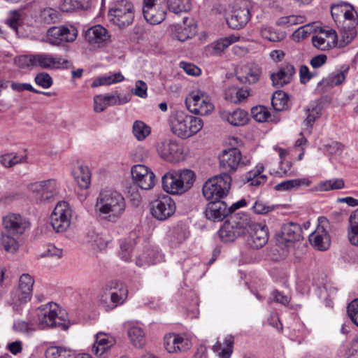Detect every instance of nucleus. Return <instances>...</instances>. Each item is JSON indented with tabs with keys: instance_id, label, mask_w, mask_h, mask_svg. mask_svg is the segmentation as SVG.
Wrapping results in <instances>:
<instances>
[{
	"instance_id": "obj_1",
	"label": "nucleus",
	"mask_w": 358,
	"mask_h": 358,
	"mask_svg": "<svg viewBox=\"0 0 358 358\" xmlns=\"http://www.w3.org/2000/svg\"><path fill=\"white\" fill-rule=\"evenodd\" d=\"M125 208L124 198L117 191L103 189L96 199L95 210L102 220L116 222L124 214Z\"/></svg>"
},
{
	"instance_id": "obj_2",
	"label": "nucleus",
	"mask_w": 358,
	"mask_h": 358,
	"mask_svg": "<svg viewBox=\"0 0 358 358\" xmlns=\"http://www.w3.org/2000/svg\"><path fill=\"white\" fill-rule=\"evenodd\" d=\"M37 317L36 325L39 329L50 328H61L67 329L69 322L66 320V315L57 304L48 303L34 310Z\"/></svg>"
},
{
	"instance_id": "obj_3",
	"label": "nucleus",
	"mask_w": 358,
	"mask_h": 358,
	"mask_svg": "<svg viewBox=\"0 0 358 358\" xmlns=\"http://www.w3.org/2000/svg\"><path fill=\"white\" fill-rule=\"evenodd\" d=\"M172 132L178 137L188 138L197 134L203 126V120L197 117L177 111L169 118Z\"/></svg>"
},
{
	"instance_id": "obj_4",
	"label": "nucleus",
	"mask_w": 358,
	"mask_h": 358,
	"mask_svg": "<svg viewBox=\"0 0 358 358\" xmlns=\"http://www.w3.org/2000/svg\"><path fill=\"white\" fill-rule=\"evenodd\" d=\"M231 178L229 174L223 173L208 179L203 185L202 192L208 201H221L226 196L231 188Z\"/></svg>"
},
{
	"instance_id": "obj_5",
	"label": "nucleus",
	"mask_w": 358,
	"mask_h": 358,
	"mask_svg": "<svg viewBox=\"0 0 358 358\" xmlns=\"http://www.w3.org/2000/svg\"><path fill=\"white\" fill-rule=\"evenodd\" d=\"M248 220L238 214H231L219 230V236L223 242H232L246 234Z\"/></svg>"
},
{
	"instance_id": "obj_6",
	"label": "nucleus",
	"mask_w": 358,
	"mask_h": 358,
	"mask_svg": "<svg viewBox=\"0 0 358 358\" xmlns=\"http://www.w3.org/2000/svg\"><path fill=\"white\" fill-rule=\"evenodd\" d=\"M128 289L118 281H111L106 287L101 297V303L106 311L111 310L123 304L127 299Z\"/></svg>"
},
{
	"instance_id": "obj_7",
	"label": "nucleus",
	"mask_w": 358,
	"mask_h": 358,
	"mask_svg": "<svg viewBox=\"0 0 358 358\" xmlns=\"http://www.w3.org/2000/svg\"><path fill=\"white\" fill-rule=\"evenodd\" d=\"M34 278L29 274H22L19 280L18 288L11 293L10 305L13 311L20 313L23 306L31 298Z\"/></svg>"
},
{
	"instance_id": "obj_8",
	"label": "nucleus",
	"mask_w": 358,
	"mask_h": 358,
	"mask_svg": "<svg viewBox=\"0 0 358 358\" xmlns=\"http://www.w3.org/2000/svg\"><path fill=\"white\" fill-rule=\"evenodd\" d=\"M109 20L120 28L129 26L134 19V8L133 4L122 0L117 2L108 11Z\"/></svg>"
},
{
	"instance_id": "obj_9",
	"label": "nucleus",
	"mask_w": 358,
	"mask_h": 358,
	"mask_svg": "<svg viewBox=\"0 0 358 358\" xmlns=\"http://www.w3.org/2000/svg\"><path fill=\"white\" fill-rule=\"evenodd\" d=\"M185 103L188 110L196 115H207L214 110L209 96L201 90L192 92L186 98Z\"/></svg>"
},
{
	"instance_id": "obj_10",
	"label": "nucleus",
	"mask_w": 358,
	"mask_h": 358,
	"mask_svg": "<svg viewBox=\"0 0 358 358\" xmlns=\"http://www.w3.org/2000/svg\"><path fill=\"white\" fill-rule=\"evenodd\" d=\"M251 8L249 0H236L230 16L227 18L229 27L234 29L245 27L251 17Z\"/></svg>"
},
{
	"instance_id": "obj_11",
	"label": "nucleus",
	"mask_w": 358,
	"mask_h": 358,
	"mask_svg": "<svg viewBox=\"0 0 358 358\" xmlns=\"http://www.w3.org/2000/svg\"><path fill=\"white\" fill-rule=\"evenodd\" d=\"M166 8V0H143V16L151 24H158L164 20Z\"/></svg>"
},
{
	"instance_id": "obj_12",
	"label": "nucleus",
	"mask_w": 358,
	"mask_h": 358,
	"mask_svg": "<svg viewBox=\"0 0 358 358\" xmlns=\"http://www.w3.org/2000/svg\"><path fill=\"white\" fill-rule=\"evenodd\" d=\"M77 36L78 30L73 26L52 27L48 29L45 42L58 46L63 42H73Z\"/></svg>"
},
{
	"instance_id": "obj_13",
	"label": "nucleus",
	"mask_w": 358,
	"mask_h": 358,
	"mask_svg": "<svg viewBox=\"0 0 358 358\" xmlns=\"http://www.w3.org/2000/svg\"><path fill=\"white\" fill-rule=\"evenodd\" d=\"M71 210L66 201H59L51 214V225L57 232L65 231L71 223Z\"/></svg>"
},
{
	"instance_id": "obj_14",
	"label": "nucleus",
	"mask_w": 358,
	"mask_h": 358,
	"mask_svg": "<svg viewBox=\"0 0 358 358\" xmlns=\"http://www.w3.org/2000/svg\"><path fill=\"white\" fill-rule=\"evenodd\" d=\"M329 227V223L326 217H319L317 228L309 236L310 243L315 249L323 251L329 248L331 242L327 231Z\"/></svg>"
},
{
	"instance_id": "obj_15",
	"label": "nucleus",
	"mask_w": 358,
	"mask_h": 358,
	"mask_svg": "<svg viewBox=\"0 0 358 358\" xmlns=\"http://www.w3.org/2000/svg\"><path fill=\"white\" fill-rule=\"evenodd\" d=\"M29 190L37 201H49L57 193V182L54 179L35 182L29 185Z\"/></svg>"
},
{
	"instance_id": "obj_16",
	"label": "nucleus",
	"mask_w": 358,
	"mask_h": 358,
	"mask_svg": "<svg viewBox=\"0 0 358 358\" xmlns=\"http://www.w3.org/2000/svg\"><path fill=\"white\" fill-rule=\"evenodd\" d=\"M246 234H248L247 242L252 248H262L268 242V233L265 225L248 220Z\"/></svg>"
},
{
	"instance_id": "obj_17",
	"label": "nucleus",
	"mask_w": 358,
	"mask_h": 358,
	"mask_svg": "<svg viewBox=\"0 0 358 358\" xmlns=\"http://www.w3.org/2000/svg\"><path fill=\"white\" fill-rule=\"evenodd\" d=\"M33 69L37 67L43 69H67L71 66L69 60L46 53L33 54Z\"/></svg>"
},
{
	"instance_id": "obj_18",
	"label": "nucleus",
	"mask_w": 358,
	"mask_h": 358,
	"mask_svg": "<svg viewBox=\"0 0 358 358\" xmlns=\"http://www.w3.org/2000/svg\"><path fill=\"white\" fill-rule=\"evenodd\" d=\"M151 213L159 220H165L175 212L176 206L173 200L168 195L159 196L150 203Z\"/></svg>"
},
{
	"instance_id": "obj_19",
	"label": "nucleus",
	"mask_w": 358,
	"mask_h": 358,
	"mask_svg": "<svg viewBox=\"0 0 358 358\" xmlns=\"http://www.w3.org/2000/svg\"><path fill=\"white\" fill-rule=\"evenodd\" d=\"M131 173L134 182L142 189L149 190L155 184V176L152 171L143 164L132 166Z\"/></svg>"
},
{
	"instance_id": "obj_20",
	"label": "nucleus",
	"mask_w": 358,
	"mask_h": 358,
	"mask_svg": "<svg viewBox=\"0 0 358 358\" xmlns=\"http://www.w3.org/2000/svg\"><path fill=\"white\" fill-rule=\"evenodd\" d=\"M157 150L164 159L176 162L183 159L182 148L174 141H165L157 144Z\"/></svg>"
},
{
	"instance_id": "obj_21",
	"label": "nucleus",
	"mask_w": 358,
	"mask_h": 358,
	"mask_svg": "<svg viewBox=\"0 0 358 358\" xmlns=\"http://www.w3.org/2000/svg\"><path fill=\"white\" fill-rule=\"evenodd\" d=\"M241 152L236 148L222 151L219 157L220 166L226 173L235 172L241 162Z\"/></svg>"
},
{
	"instance_id": "obj_22",
	"label": "nucleus",
	"mask_w": 358,
	"mask_h": 358,
	"mask_svg": "<svg viewBox=\"0 0 358 358\" xmlns=\"http://www.w3.org/2000/svg\"><path fill=\"white\" fill-rule=\"evenodd\" d=\"M3 225L6 231L13 235H22L29 228V220L20 214L9 213L3 218Z\"/></svg>"
},
{
	"instance_id": "obj_23",
	"label": "nucleus",
	"mask_w": 358,
	"mask_h": 358,
	"mask_svg": "<svg viewBox=\"0 0 358 358\" xmlns=\"http://www.w3.org/2000/svg\"><path fill=\"white\" fill-rule=\"evenodd\" d=\"M110 37L108 30L100 24L89 28L85 34L86 41L97 48L105 46L110 41Z\"/></svg>"
},
{
	"instance_id": "obj_24",
	"label": "nucleus",
	"mask_w": 358,
	"mask_h": 358,
	"mask_svg": "<svg viewBox=\"0 0 358 358\" xmlns=\"http://www.w3.org/2000/svg\"><path fill=\"white\" fill-rule=\"evenodd\" d=\"M313 45L320 50H327L335 46L338 43V36L333 29L321 30L320 35L312 37Z\"/></svg>"
},
{
	"instance_id": "obj_25",
	"label": "nucleus",
	"mask_w": 358,
	"mask_h": 358,
	"mask_svg": "<svg viewBox=\"0 0 358 358\" xmlns=\"http://www.w3.org/2000/svg\"><path fill=\"white\" fill-rule=\"evenodd\" d=\"M262 75V69L256 64L250 63L243 65L236 72L238 80L244 84L257 83Z\"/></svg>"
},
{
	"instance_id": "obj_26",
	"label": "nucleus",
	"mask_w": 358,
	"mask_h": 358,
	"mask_svg": "<svg viewBox=\"0 0 358 358\" xmlns=\"http://www.w3.org/2000/svg\"><path fill=\"white\" fill-rule=\"evenodd\" d=\"M229 213L230 208L222 201H210L205 210L206 218L213 222L222 220Z\"/></svg>"
},
{
	"instance_id": "obj_27",
	"label": "nucleus",
	"mask_w": 358,
	"mask_h": 358,
	"mask_svg": "<svg viewBox=\"0 0 358 358\" xmlns=\"http://www.w3.org/2000/svg\"><path fill=\"white\" fill-rule=\"evenodd\" d=\"M280 237L282 241L287 243L298 242L303 239L302 228L296 222L285 223L281 227Z\"/></svg>"
},
{
	"instance_id": "obj_28",
	"label": "nucleus",
	"mask_w": 358,
	"mask_h": 358,
	"mask_svg": "<svg viewBox=\"0 0 358 358\" xmlns=\"http://www.w3.org/2000/svg\"><path fill=\"white\" fill-rule=\"evenodd\" d=\"M295 74V68L291 64L282 66L278 71L271 75L272 84L275 87H281L289 83Z\"/></svg>"
},
{
	"instance_id": "obj_29",
	"label": "nucleus",
	"mask_w": 358,
	"mask_h": 358,
	"mask_svg": "<svg viewBox=\"0 0 358 358\" xmlns=\"http://www.w3.org/2000/svg\"><path fill=\"white\" fill-rule=\"evenodd\" d=\"M177 170H171L162 177L163 189L171 194H180L185 193L179 182Z\"/></svg>"
},
{
	"instance_id": "obj_30",
	"label": "nucleus",
	"mask_w": 358,
	"mask_h": 358,
	"mask_svg": "<svg viewBox=\"0 0 358 358\" xmlns=\"http://www.w3.org/2000/svg\"><path fill=\"white\" fill-rule=\"evenodd\" d=\"M222 118L236 127L243 126L249 120L248 113L243 109H236L231 113L224 112Z\"/></svg>"
},
{
	"instance_id": "obj_31",
	"label": "nucleus",
	"mask_w": 358,
	"mask_h": 358,
	"mask_svg": "<svg viewBox=\"0 0 358 358\" xmlns=\"http://www.w3.org/2000/svg\"><path fill=\"white\" fill-rule=\"evenodd\" d=\"M196 25L188 18L184 17L182 24H179L176 29V37L180 41H185L192 38L196 34Z\"/></svg>"
},
{
	"instance_id": "obj_32",
	"label": "nucleus",
	"mask_w": 358,
	"mask_h": 358,
	"mask_svg": "<svg viewBox=\"0 0 358 358\" xmlns=\"http://www.w3.org/2000/svg\"><path fill=\"white\" fill-rule=\"evenodd\" d=\"M75 181L81 189H87L91 182V172L87 166L80 165L73 171Z\"/></svg>"
},
{
	"instance_id": "obj_33",
	"label": "nucleus",
	"mask_w": 358,
	"mask_h": 358,
	"mask_svg": "<svg viewBox=\"0 0 358 358\" xmlns=\"http://www.w3.org/2000/svg\"><path fill=\"white\" fill-rule=\"evenodd\" d=\"M239 39L240 36L236 35H230L229 36L222 38L212 43L208 47L211 49L210 53L215 55H220L226 48L232 43L238 41Z\"/></svg>"
},
{
	"instance_id": "obj_34",
	"label": "nucleus",
	"mask_w": 358,
	"mask_h": 358,
	"mask_svg": "<svg viewBox=\"0 0 358 358\" xmlns=\"http://www.w3.org/2000/svg\"><path fill=\"white\" fill-rule=\"evenodd\" d=\"M234 341L232 336H227L224 341V347L220 341H217L213 346V350L217 353L220 358H230L233 352Z\"/></svg>"
},
{
	"instance_id": "obj_35",
	"label": "nucleus",
	"mask_w": 358,
	"mask_h": 358,
	"mask_svg": "<svg viewBox=\"0 0 358 358\" xmlns=\"http://www.w3.org/2000/svg\"><path fill=\"white\" fill-rule=\"evenodd\" d=\"M348 237L351 244L358 245V208L349 217Z\"/></svg>"
},
{
	"instance_id": "obj_36",
	"label": "nucleus",
	"mask_w": 358,
	"mask_h": 358,
	"mask_svg": "<svg viewBox=\"0 0 358 358\" xmlns=\"http://www.w3.org/2000/svg\"><path fill=\"white\" fill-rule=\"evenodd\" d=\"M310 184V181L308 178H297L278 183L275 186V189L277 191H290L301 186H309Z\"/></svg>"
},
{
	"instance_id": "obj_37",
	"label": "nucleus",
	"mask_w": 358,
	"mask_h": 358,
	"mask_svg": "<svg viewBox=\"0 0 358 358\" xmlns=\"http://www.w3.org/2000/svg\"><path fill=\"white\" fill-rule=\"evenodd\" d=\"M264 166L262 164H258L255 170L250 171L246 176V180L248 182H250V185L259 186L264 184L266 182V176L262 175L264 171Z\"/></svg>"
},
{
	"instance_id": "obj_38",
	"label": "nucleus",
	"mask_w": 358,
	"mask_h": 358,
	"mask_svg": "<svg viewBox=\"0 0 358 358\" xmlns=\"http://www.w3.org/2000/svg\"><path fill=\"white\" fill-rule=\"evenodd\" d=\"M178 173L179 182L182 186L184 192H186L192 188L195 181V174L190 169H178Z\"/></svg>"
},
{
	"instance_id": "obj_39",
	"label": "nucleus",
	"mask_w": 358,
	"mask_h": 358,
	"mask_svg": "<svg viewBox=\"0 0 358 358\" xmlns=\"http://www.w3.org/2000/svg\"><path fill=\"white\" fill-rule=\"evenodd\" d=\"M128 336L131 344L136 348H143L146 343L145 333L140 327H132L129 328Z\"/></svg>"
},
{
	"instance_id": "obj_40",
	"label": "nucleus",
	"mask_w": 358,
	"mask_h": 358,
	"mask_svg": "<svg viewBox=\"0 0 358 358\" xmlns=\"http://www.w3.org/2000/svg\"><path fill=\"white\" fill-rule=\"evenodd\" d=\"M38 19L41 23L50 24L58 22L60 15L55 8L47 7L40 11Z\"/></svg>"
},
{
	"instance_id": "obj_41",
	"label": "nucleus",
	"mask_w": 358,
	"mask_h": 358,
	"mask_svg": "<svg viewBox=\"0 0 358 358\" xmlns=\"http://www.w3.org/2000/svg\"><path fill=\"white\" fill-rule=\"evenodd\" d=\"M271 104L274 110L282 111L288 107V95L282 91H276L274 92Z\"/></svg>"
},
{
	"instance_id": "obj_42",
	"label": "nucleus",
	"mask_w": 358,
	"mask_h": 358,
	"mask_svg": "<svg viewBox=\"0 0 358 358\" xmlns=\"http://www.w3.org/2000/svg\"><path fill=\"white\" fill-rule=\"evenodd\" d=\"M38 327L36 322L32 321L17 320L15 321L13 325V329L15 332L23 333L29 334L33 333L37 329Z\"/></svg>"
},
{
	"instance_id": "obj_43",
	"label": "nucleus",
	"mask_w": 358,
	"mask_h": 358,
	"mask_svg": "<svg viewBox=\"0 0 358 358\" xmlns=\"http://www.w3.org/2000/svg\"><path fill=\"white\" fill-rule=\"evenodd\" d=\"M27 156H18L15 153H8L0 156V163L5 167H12L17 164L27 161Z\"/></svg>"
},
{
	"instance_id": "obj_44",
	"label": "nucleus",
	"mask_w": 358,
	"mask_h": 358,
	"mask_svg": "<svg viewBox=\"0 0 358 358\" xmlns=\"http://www.w3.org/2000/svg\"><path fill=\"white\" fill-rule=\"evenodd\" d=\"M169 10L176 14L190 10V0H168L166 3Z\"/></svg>"
},
{
	"instance_id": "obj_45",
	"label": "nucleus",
	"mask_w": 358,
	"mask_h": 358,
	"mask_svg": "<svg viewBox=\"0 0 358 358\" xmlns=\"http://www.w3.org/2000/svg\"><path fill=\"white\" fill-rule=\"evenodd\" d=\"M124 79V76L120 73H115L113 75L99 78L92 83V87H95L99 85H111L121 82Z\"/></svg>"
},
{
	"instance_id": "obj_46",
	"label": "nucleus",
	"mask_w": 358,
	"mask_h": 358,
	"mask_svg": "<svg viewBox=\"0 0 358 358\" xmlns=\"http://www.w3.org/2000/svg\"><path fill=\"white\" fill-rule=\"evenodd\" d=\"M305 17L301 15H290L281 17L276 21V24L279 26H292L305 22Z\"/></svg>"
},
{
	"instance_id": "obj_47",
	"label": "nucleus",
	"mask_w": 358,
	"mask_h": 358,
	"mask_svg": "<svg viewBox=\"0 0 358 358\" xmlns=\"http://www.w3.org/2000/svg\"><path fill=\"white\" fill-rule=\"evenodd\" d=\"M150 133V128L142 121H136L133 125V134L138 141L144 140Z\"/></svg>"
},
{
	"instance_id": "obj_48",
	"label": "nucleus",
	"mask_w": 358,
	"mask_h": 358,
	"mask_svg": "<svg viewBox=\"0 0 358 358\" xmlns=\"http://www.w3.org/2000/svg\"><path fill=\"white\" fill-rule=\"evenodd\" d=\"M345 187L344 180L342 178H334L323 181L319 185L320 191H330L341 189Z\"/></svg>"
},
{
	"instance_id": "obj_49",
	"label": "nucleus",
	"mask_w": 358,
	"mask_h": 358,
	"mask_svg": "<svg viewBox=\"0 0 358 358\" xmlns=\"http://www.w3.org/2000/svg\"><path fill=\"white\" fill-rule=\"evenodd\" d=\"M1 241L5 250L10 253L16 252L20 246L18 241L8 234H3Z\"/></svg>"
},
{
	"instance_id": "obj_50",
	"label": "nucleus",
	"mask_w": 358,
	"mask_h": 358,
	"mask_svg": "<svg viewBox=\"0 0 358 358\" xmlns=\"http://www.w3.org/2000/svg\"><path fill=\"white\" fill-rule=\"evenodd\" d=\"M46 358H69L71 352L69 350L57 346H51L45 351Z\"/></svg>"
},
{
	"instance_id": "obj_51",
	"label": "nucleus",
	"mask_w": 358,
	"mask_h": 358,
	"mask_svg": "<svg viewBox=\"0 0 358 358\" xmlns=\"http://www.w3.org/2000/svg\"><path fill=\"white\" fill-rule=\"evenodd\" d=\"M260 34L263 38L271 42H278L284 38L283 33L276 31L271 27H262Z\"/></svg>"
},
{
	"instance_id": "obj_52",
	"label": "nucleus",
	"mask_w": 358,
	"mask_h": 358,
	"mask_svg": "<svg viewBox=\"0 0 358 358\" xmlns=\"http://www.w3.org/2000/svg\"><path fill=\"white\" fill-rule=\"evenodd\" d=\"M315 22L313 23H308L306 25H303L299 28H298L294 33H293V38L294 40H296L297 41H299L300 40L304 39L308 36H309L311 33H313L315 31Z\"/></svg>"
},
{
	"instance_id": "obj_53",
	"label": "nucleus",
	"mask_w": 358,
	"mask_h": 358,
	"mask_svg": "<svg viewBox=\"0 0 358 358\" xmlns=\"http://www.w3.org/2000/svg\"><path fill=\"white\" fill-rule=\"evenodd\" d=\"M251 115L252 117L259 122L267 121L271 115L268 109L263 106L253 107L251 109Z\"/></svg>"
},
{
	"instance_id": "obj_54",
	"label": "nucleus",
	"mask_w": 358,
	"mask_h": 358,
	"mask_svg": "<svg viewBox=\"0 0 358 358\" xmlns=\"http://www.w3.org/2000/svg\"><path fill=\"white\" fill-rule=\"evenodd\" d=\"M356 30L354 28L346 29L344 27L340 33V40L337 43L339 48L347 45L356 36Z\"/></svg>"
},
{
	"instance_id": "obj_55",
	"label": "nucleus",
	"mask_w": 358,
	"mask_h": 358,
	"mask_svg": "<svg viewBox=\"0 0 358 358\" xmlns=\"http://www.w3.org/2000/svg\"><path fill=\"white\" fill-rule=\"evenodd\" d=\"M84 0H62L59 8L63 12H72L84 8Z\"/></svg>"
},
{
	"instance_id": "obj_56",
	"label": "nucleus",
	"mask_w": 358,
	"mask_h": 358,
	"mask_svg": "<svg viewBox=\"0 0 358 358\" xmlns=\"http://www.w3.org/2000/svg\"><path fill=\"white\" fill-rule=\"evenodd\" d=\"M33 62V54L20 55L14 59V63L20 69H32Z\"/></svg>"
},
{
	"instance_id": "obj_57",
	"label": "nucleus",
	"mask_w": 358,
	"mask_h": 358,
	"mask_svg": "<svg viewBox=\"0 0 358 358\" xmlns=\"http://www.w3.org/2000/svg\"><path fill=\"white\" fill-rule=\"evenodd\" d=\"M178 335L169 334L164 338V345L169 353H176L177 344H178Z\"/></svg>"
},
{
	"instance_id": "obj_58",
	"label": "nucleus",
	"mask_w": 358,
	"mask_h": 358,
	"mask_svg": "<svg viewBox=\"0 0 358 358\" xmlns=\"http://www.w3.org/2000/svg\"><path fill=\"white\" fill-rule=\"evenodd\" d=\"M307 117L304 120L306 125L312 127L315 121L320 117V109L317 106H310L306 109Z\"/></svg>"
},
{
	"instance_id": "obj_59",
	"label": "nucleus",
	"mask_w": 358,
	"mask_h": 358,
	"mask_svg": "<svg viewBox=\"0 0 358 358\" xmlns=\"http://www.w3.org/2000/svg\"><path fill=\"white\" fill-rule=\"evenodd\" d=\"M347 313L351 321L358 327V299L352 301L348 305Z\"/></svg>"
},
{
	"instance_id": "obj_60",
	"label": "nucleus",
	"mask_w": 358,
	"mask_h": 358,
	"mask_svg": "<svg viewBox=\"0 0 358 358\" xmlns=\"http://www.w3.org/2000/svg\"><path fill=\"white\" fill-rule=\"evenodd\" d=\"M95 343L100 345L113 346L116 343V340L110 334L99 332L96 334Z\"/></svg>"
},
{
	"instance_id": "obj_61",
	"label": "nucleus",
	"mask_w": 358,
	"mask_h": 358,
	"mask_svg": "<svg viewBox=\"0 0 358 358\" xmlns=\"http://www.w3.org/2000/svg\"><path fill=\"white\" fill-rule=\"evenodd\" d=\"M36 83L43 88L48 89L52 85V79L50 76L45 72L38 73L35 77Z\"/></svg>"
},
{
	"instance_id": "obj_62",
	"label": "nucleus",
	"mask_w": 358,
	"mask_h": 358,
	"mask_svg": "<svg viewBox=\"0 0 358 358\" xmlns=\"http://www.w3.org/2000/svg\"><path fill=\"white\" fill-rule=\"evenodd\" d=\"M256 214L264 215L273 210L272 206L266 205L264 201L258 200L255 202L252 207Z\"/></svg>"
},
{
	"instance_id": "obj_63",
	"label": "nucleus",
	"mask_w": 358,
	"mask_h": 358,
	"mask_svg": "<svg viewBox=\"0 0 358 358\" xmlns=\"http://www.w3.org/2000/svg\"><path fill=\"white\" fill-rule=\"evenodd\" d=\"M349 71V66H345L340 72L333 73L329 75L331 82L334 85H339L343 83L345 76Z\"/></svg>"
},
{
	"instance_id": "obj_64",
	"label": "nucleus",
	"mask_w": 358,
	"mask_h": 358,
	"mask_svg": "<svg viewBox=\"0 0 358 358\" xmlns=\"http://www.w3.org/2000/svg\"><path fill=\"white\" fill-rule=\"evenodd\" d=\"M148 87L146 83L143 80H137L135 83V88L131 91L132 93L141 98H145L147 94Z\"/></svg>"
}]
</instances>
